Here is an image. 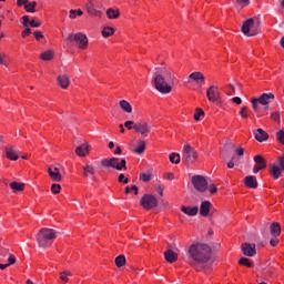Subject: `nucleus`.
<instances>
[{
    "instance_id": "nucleus-1",
    "label": "nucleus",
    "mask_w": 284,
    "mask_h": 284,
    "mask_svg": "<svg viewBox=\"0 0 284 284\" xmlns=\"http://www.w3.org/2000/svg\"><path fill=\"white\" fill-rule=\"evenodd\" d=\"M186 254L196 265H212V247L205 243H194L189 246Z\"/></svg>"
},
{
    "instance_id": "nucleus-2",
    "label": "nucleus",
    "mask_w": 284,
    "mask_h": 284,
    "mask_svg": "<svg viewBox=\"0 0 284 284\" xmlns=\"http://www.w3.org/2000/svg\"><path fill=\"white\" fill-rule=\"evenodd\" d=\"M170 81H174V75L170 70L161 67L154 69L151 83L158 92H161V94H170V92H172Z\"/></svg>"
},
{
    "instance_id": "nucleus-3",
    "label": "nucleus",
    "mask_w": 284,
    "mask_h": 284,
    "mask_svg": "<svg viewBox=\"0 0 284 284\" xmlns=\"http://www.w3.org/2000/svg\"><path fill=\"white\" fill-rule=\"evenodd\" d=\"M54 239H57V231L49 227L41 229L36 235L38 247H42L43 250H48L54 243Z\"/></svg>"
},
{
    "instance_id": "nucleus-4",
    "label": "nucleus",
    "mask_w": 284,
    "mask_h": 284,
    "mask_svg": "<svg viewBox=\"0 0 284 284\" xmlns=\"http://www.w3.org/2000/svg\"><path fill=\"white\" fill-rule=\"evenodd\" d=\"M67 41L69 43H75L80 50H87L88 49V36L83 32H78V33H69Z\"/></svg>"
},
{
    "instance_id": "nucleus-5",
    "label": "nucleus",
    "mask_w": 284,
    "mask_h": 284,
    "mask_svg": "<svg viewBox=\"0 0 284 284\" xmlns=\"http://www.w3.org/2000/svg\"><path fill=\"white\" fill-rule=\"evenodd\" d=\"M275 97L273 93H263L258 98H254L251 103L253 106L254 112H258V104L260 105H270L272 101H274Z\"/></svg>"
},
{
    "instance_id": "nucleus-6",
    "label": "nucleus",
    "mask_w": 284,
    "mask_h": 284,
    "mask_svg": "<svg viewBox=\"0 0 284 284\" xmlns=\"http://www.w3.org/2000/svg\"><path fill=\"white\" fill-rule=\"evenodd\" d=\"M116 161H119V158L104 159L101 161V165L103 168H113V170H118L119 172H121V170H128V162L125 159H122L118 165Z\"/></svg>"
},
{
    "instance_id": "nucleus-7",
    "label": "nucleus",
    "mask_w": 284,
    "mask_h": 284,
    "mask_svg": "<svg viewBox=\"0 0 284 284\" xmlns=\"http://www.w3.org/2000/svg\"><path fill=\"white\" fill-rule=\"evenodd\" d=\"M196 156H197L196 150H194L192 145L185 144L182 150V159L184 163L186 164L194 163V161H196Z\"/></svg>"
},
{
    "instance_id": "nucleus-8",
    "label": "nucleus",
    "mask_w": 284,
    "mask_h": 284,
    "mask_svg": "<svg viewBox=\"0 0 284 284\" xmlns=\"http://www.w3.org/2000/svg\"><path fill=\"white\" fill-rule=\"evenodd\" d=\"M242 32L246 37H256L258 34V28L254 27V18H250L242 24Z\"/></svg>"
},
{
    "instance_id": "nucleus-9",
    "label": "nucleus",
    "mask_w": 284,
    "mask_h": 284,
    "mask_svg": "<svg viewBox=\"0 0 284 284\" xmlns=\"http://www.w3.org/2000/svg\"><path fill=\"white\" fill-rule=\"evenodd\" d=\"M191 183L197 192H205L207 190V180L203 175H193Z\"/></svg>"
},
{
    "instance_id": "nucleus-10",
    "label": "nucleus",
    "mask_w": 284,
    "mask_h": 284,
    "mask_svg": "<svg viewBox=\"0 0 284 284\" xmlns=\"http://www.w3.org/2000/svg\"><path fill=\"white\" fill-rule=\"evenodd\" d=\"M140 205H142L144 210H152V207H156L159 205V201L154 195L146 194L141 199Z\"/></svg>"
},
{
    "instance_id": "nucleus-11",
    "label": "nucleus",
    "mask_w": 284,
    "mask_h": 284,
    "mask_svg": "<svg viewBox=\"0 0 284 284\" xmlns=\"http://www.w3.org/2000/svg\"><path fill=\"white\" fill-rule=\"evenodd\" d=\"M133 130L138 134H142V136H148V134L152 132V125H150L148 122H136L133 125Z\"/></svg>"
},
{
    "instance_id": "nucleus-12",
    "label": "nucleus",
    "mask_w": 284,
    "mask_h": 284,
    "mask_svg": "<svg viewBox=\"0 0 284 284\" xmlns=\"http://www.w3.org/2000/svg\"><path fill=\"white\" fill-rule=\"evenodd\" d=\"M255 165L253 168V174H258L261 170H265L267 168V161L263 155H255L254 156Z\"/></svg>"
},
{
    "instance_id": "nucleus-13",
    "label": "nucleus",
    "mask_w": 284,
    "mask_h": 284,
    "mask_svg": "<svg viewBox=\"0 0 284 284\" xmlns=\"http://www.w3.org/2000/svg\"><path fill=\"white\" fill-rule=\"evenodd\" d=\"M277 163L280 165V168L277 165H272L271 166V174L273 176V179H278L281 176V172L284 171V156H281L278 160H277Z\"/></svg>"
},
{
    "instance_id": "nucleus-14",
    "label": "nucleus",
    "mask_w": 284,
    "mask_h": 284,
    "mask_svg": "<svg viewBox=\"0 0 284 284\" xmlns=\"http://www.w3.org/2000/svg\"><path fill=\"white\" fill-rule=\"evenodd\" d=\"M206 97H207L209 101H211L212 103H215V101H219V99H221V93L219 92V87L211 85L206 91Z\"/></svg>"
},
{
    "instance_id": "nucleus-15",
    "label": "nucleus",
    "mask_w": 284,
    "mask_h": 284,
    "mask_svg": "<svg viewBox=\"0 0 284 284\" xmlns=\"http://www.w3.org/2000/svg\"><path fill=\"white\" fill-rule=\"evenodd\" d=\"M48 174L51 180L55 181L59 183L63 179L61 175V169L59 166H49L48 168Z\"/></svg>"
},
{
    "instance_id": "nucleus-16",
    "label": "nucleus",
    "mask_w": 284,
    "mask_h": 284,
    "mask_svg": "<svg viewBox=\"0 0 284 284\" xmlns=\"http://www.w3.org/2000/svg\"><path fill=\"white\" fill-rule=\"evenodd\" d=\"M241 250H242L244 256H256V245L255 244L244 243V244H242Z\"/></svg>"
},
{
    "instance_id": "nucleus-17",
    "label": "nucleus",
    "mask_w": 284,
    "mask_h": 284,
    "mask_svg": "<svg viewBox=\"0 0 284 284\" xmlns=\"http://www.w3.org/2000/svg\"><path fill=\"white\" fill-rule=\"evenodd\" d=\"M253 134L256 141H258L260 143H263V141H267V139H270V134H267V132H265V130L263 129H257L253 131Z\"/></svg>"
},
{
    "instance_id": "nucleus-18",
    "label": "nucleus",
    "mask_w": 284,
    "mask_h": 284,
    "mask_svg": "<svg viewBox=\"0 0 284 284\" xmlns=\"http://www.w3.org/2000/svg\"><path fill=\"white\" fill-rule=\"evenodd\" d=\"M244 184L246 187H250L251 190H256V187H258V182L256 181V176L254 175L245 176Z\"/></svg>"
},
{
    "instance_id": "nucleus-19",
    "label": "nucleus",
    "mask_w": 284,
    "mask_h": 284,
    "mask_svg": "<svg viewBox=\"0 0 284 284\" xmlns=\"http://www.w3.org/2000/svg\"><path fill=\"white\" fill-rule=\"evenodd\" d=\"M85 8L88 14H91V17H101L102 14L101 11L97 10V8L94 7V2H92L91 0L87 2Z\"/></svg>"
},
{
    "instance_id": "nucleus-20",
    "label": "nucleus",
    "mask_w": 284,
    "mask_h": 284,
    "mask_svg": "<svg viewBox=\"0 0 284 284\" xmlns=\"http://www.w3.org/2000/svg\"><path fill=\"white\" fill-rule=\"evenodd\" d=\"M189 79H191V81H195L197 85H203V83H205V75H203L201 72L191 73Z\"/></svg>"
},
{
    "instance_id": "nucleus-21",
    "label": "nucleus",
    "mask_w": 284,
    "mask_h": 284,
    "mask_svg": "<svg viewBox=\"0 0 284 284\" xmlns=\"http://www.w3.org/2000/svg\"><path fill=\"white\" fill-rule=\"evenodd\" d=\"M181 211L186 216H196L199 214V206H182Z\"/></svg>"
},
{
    "instance_id": "nucleus-22",
    "label": "nucleus",
    "mask_w": 284,
    "mask_h": 284,
    "mask_svg": "<svg viewBox=\"0 0 284 284\" xmlns=\"http://www.w3.org/2000/svg\"><path fill=\"white\" fill-rule=\"evenodd\" d=\"M6 156L10 161H17L19 159V153L12 146L6 148Z\"/></svg>"
},
{
    "instance_id": "nucleus-23",
    "label": "nucleus",
    "mask_w": 284,
    "mask_h": 284,
    "mask_svg": "<svg viewBox=\"0 0 284 284\" xmlns=\"http://www.w3.org/2000/svg\"><path fill=\"white\" fill-rule=\"evenodd\" d=\"M212 207V203L210 201H204L200 206L201 216H207L210 214V209Z\"/></svg>"
},
{
    "instance_id": "nucleus-24",
    "label": "nucleus",
    "mask_w": 284,
    "mask_h": 284,
    "mask_svg": "<svg viewBox=\"0 0 284 284\" xmlns=\"http://www.w3.org/2000/svg\"><path fill=\"white\" fill-rule=\"evenodd\" d=\"M164 256H165V261H168V263H174L176 261V258H179V254H176L172 250L165 251Z\"/></svg>"
},
{
    "instance_id": "nucleus-25",
    "label": "nucleus",
    "mask_w": 284,
    "mask_h": 284,
    "mask_svg": "<svg viewBox=\"0 0 284 284\" xmlns=\"http://www.w3.org/2000/svg\"><path fill=\"white\" fill-rule=\"evenodd\" d=\"M58 84L60 85V88H62L63 90H67V88H69L70 85V78L65 77V75H59L58 77Z\"/></svg>"
},
{
    "instance_id": "nucleus-26",
    "label": "nucleus",
    "mask_w": 284,
    "mask_h": 284,
    "mask_svg": "<svg viewBox=\"0 0 284 284\" xmlns=\"http://www.w3.org/2000/svg\"><path fill=\"white\" fill-rule=\"evenodd\" d=\"M9 186L14 191V193L23 192V190H26V183L23 182H11Z\"/></svg>"
},
{
    "instance_id": "nucleus-27",
    "label": "nucleus",
    "mask_w": 284,
    "mask_h": 284,
    "mask_svg": "<svg viewBox=\"0 0 284 284\" xmlns=\"http://www.w3.org/2000/svg\"><path fill=\"white\" fill-rule=\"evenodd\" d=\"M270 232L272 234V236H281V224L274 222L271 224L270 226Z\"/></svg>"
},
{
    "instance_id": "nucleus-28",
    "label": "nucleus",
    "mask_w": 284,
    "mask_h": 284,
    "mask_svg": "<svg viewBox=\"0 0 284 284\" xmlns=\"http://www.w3.org/2000/svg\"><path fill=\"white\" fill-rule=\"evenodd\" d=\"M88 144H81L75 149V154H78V156H88Z\"/></svg>"
},
{
    "instance_id": "nucleus-29",
    "label": "nucleus",
    "mask_w": 284,
    "mask_h": 284,
    "mask_svg": "<svg viewBox=\"0 0 284 284\" xmlns=\"http://www.w3.org/2000/svg\"><path fill=\"white\" fill-rule=\"evenodd\" d=\"M120 108L121 110H123V112H126L128 114L132 112V104H130V102H128L126 100L120 101Z\"/></svg>"
},
{
    "instance_id": "nucleus-30",
    "label": "nucleus",
    "mask_w": 284,
    "mask_h": 284,
    "mask_svg": "<svg viewBox=\"0 0 284 284\" xmlns=\"http://www.w3.org/2000/svg\"><path fill=\"white\" fill-rule=\"evenodd\" d=\"M120 14H121V12L118 9L110 8L106 10L108 19H119Z\"/></svg>"
},
{
    "instance_id": "nucleus-31",
    "label": "nucleus",
    "mask_w": 284,
    "mask_h": 284,
    "mask_svg": "<svg viewBox=\"0 0 284 284\" xmlns=\"http://www.w3.org/2000/svg\"><path fill=\"white\" fill-rule=\"evenodd\" d=\"M40 59L42 61H52L54 59V52L52 51H45L43 53L40 54Z\"/></svg>"
},
{
    "instance_id": "nucleus-32",
    "label": "nucleus",
    "mask_w": 284,
    "mask_h": 284,
    "mask_svg": "<svg viewBox=\"0 0 284 284\" xmlns=\"http://www.w3.org/2000/svg\"><path fill=\"white\" fill-rule=\"evenodd\" d=\"M26 12H31L34 13L37 12V2L29 0V3L26 4L24 7Z\"/></svg>"
},
{
    "instance_id": "nucleus-33",
    "label": "nucleus",
    "mask_w": 284,
    "mask_h": 284,
    "mask_svg": "<svg viewBox=\"0 0 284 284\" xmlns=\"http://www.w3.org/2000/svg\"><path fill=\"white\" fill-rule=\"evenodd\" d=\"M83 172L84 176H94V166L87 164L85 166H83Z\"/></svg>"
},
{
    "instance_id": "nucleus-34",
    "label": "nucleus",
    "mask_w": 284,
    "mask_h": 284,
    "mask_svg": "<svg viewBox=\"0 0 284 284\" xmlns=\"http://www.w3.org/2000/svg\"><path fill=\"white\" fill-rule=\"evenodd\" d=\"M112 34H114V28L112 27H104L102 30V37H104L105 39H108V37H112Z\"/></svg>"
},
{
    "instance_id": "nucleus-35",
    "label": "nucleus",
    "mask_w": 284,
    "mask_h": 284,
    "mask_svg": "<svg viewBox=\"0 0 284 284\" xmlns=\"http://www.w3.org/2000/svg\"><path fill=\"white\" fill-rule=\"evenodd\" d=\"M135 154H143L145 152V141L141 140L134 150Z\"/></svg>"
},
{
    "instance_id": "nucleus-36",
    "label": "nucleus",
    "mask_w": 284,
    "mask_h": 284,
    "mask_svg": "<svg viewBox=\"0 0 284 284\" xmlns=\"http://www.w3.org/2000/svg\"><path fill=\"white\" fill-rule=\"evenodd\" d=\"M169 159L172 163H175V165H179V163H181V154L179 153H171Z\"/></svg>"
},
{
    "instance_id": "nucleus-37",
    "label": "nucleus",
    "mask_w": 284,
    "mask_h": 284,
    "mask_svg": "<svg viewBox=\"0 0 284 284\" xmlns=\"http://www.w3.org/2000/svg\"><path fill=\"white\" fill-rule=\"evenodd\" d=\"M116 267H123L125 265V255H119L115 257Z\"/></svg>"
},
{
    "instance_id": "nucleus-38",
    "label": "nucleus",
    "mask_w": 284,
    "mask_h": 284,
    "mask_svg": "<svg viewBox=\"0 0 284 284\" xmlns=\"http://www.w3.org/2000/svg\"><path fill=\"white\" fill-rule=\"evenodd\" d=\"M9 254L10 251L0 245V262L3 261V258H6Z\"/></svg>"
},
{
    "instance_id": "nucleus-39",
    "label": "nucleus",
    "mask_w": 284,
    "mask_h": 284,
    "mask_svg": "<svg viewBox=\"0 0 284 284\" xmlns=\"http://www.w3.org/2000/svg\"><path fill=\"white\" fill-rule=\"evenodd\" d=\"M240 265H244L245 267H253V264L250 262V258L242 257L239 261Z\"/></svg>"
},
{
    "instance_id": "nucleus-40",
    "label": "nucleus",
    "mask_w": 284,
    "mask_h": 284,
    "mask_svg": "<svg viewBox=\"0 0 284 284\" xmlns=\"http://www.w3.org/2000/svg\"><path fill=\"white\" fill-rule=\"evenodd\" d=\"M225 92L226 94H229V97H232L236 92V88L234 87V84H229L225 88Z\"/></svg>"
},
{
    "instance_id": "nucleus-41",
    "label": "nucleus",
    "mask_w": 284,
    "mask_h": 284,
    "mask_svg": "<svg viewBox=\"0 0 284 284\" xmlns=\"http://www.w3.org/2000/svg\"><path fill=\"white\" fill-rule=\"evenodd\" d=\"M267 230H270V223L264 222L261 226V233L263 236H267Z\"/></svg>"
},
{
    "instance_id": "nucleus-42",
    "label": "nucleus",
    "mask_w": 284,
    "mask_h": 284,
    "mask_svg": "<svg viewBox=\"0 0 284 284\" xmlns=\"http://www.w3.org/2000/svg\"><path fill=\"white\" fill-rule=\"evenodd\" d=\"M8 266L10 267V265H14V263H17V257L14 256V254L12 253H9L8 254Z\"/></svg>"
},
{
    "instance_id": "nucleus-43",
    "label": "nucleus",
    "mask_w": 284,
    "mask_h": 284,
    "mask_svg": "<svg viewBox=\"0 0 284 284\" xmlns=\"http://www.w3.org/2000/svg\"><path fill=\"white\" fill-rule=\"evenodd\" d=\"M152 179V174L150 173H142L140 175V180L143 181L144 183H148V181H151Z\"/></svg>"
},
{
    "instance_id": "nucleus-44",
    "label": "nucleus",
    "mask_w": 284,
    "mask_h": 284,
    "mask_svg": "<svg viewBox=\"0 0 284 284\" xmlns=\"http://www.w3.org/2000/svg\"><path fill=\"white\" fill-rule=\"evenodd\" d=\"M203 114H205L203 109H196L195 114H194L195 121H201V116H203Z\"/></svg>"
},
{
    "instance_id": "nucleus-45",
    "label": "nucleus",
    "mask_w": 284,
    "mask_h": 284,
    "mask_svg": "<svg viewBox=\"0 0 284 284\" xmlns=\"http://www.w3.org/2000/svg\"><path fill=\"white\" fill-rule=\"evenodd\" d=\"M276 138H277V141H278L282 145H284V131H283V130L277 131Z\"/></svg>"
},
{
    "instance_id": "nucleus-46",
    "label": "nucleus",
    "mask_w": 284,
    "mask_h": 284,
    "mask_svg": "<svg viewBox=\"0 0 284 284\" xmlns=\"http://www.w3.org/2000/svg\"><path fill=\"white\" fill-rule=\"evenodd\" d=\"M51 192L53 194H59V192H61V184H52L51 185Z\"/></svg>"
},
{
    "instance_id": "nucleus-47",
    "label": "nucleus",
    "mask_w": 284,
    "mask_h": 284,
    "mask_svg": "<svg viewBox=\"0 0 284 284\" xmlns=\"http://www.w3.org/2000/svg\"><path fill=\"white\" fill-rule=\"evenodd\" d=\"M240 116H242V119H247L250 115L247 114V106H242L241 111H240Z\"/></svg>"
},
{
    "instance_id": "nucleus-48",
    "label": "nucleus",
    "mask_w": 284,
    "mask_h": 284,
    "mask_svg": "<svg viewBox=\"0 0 284 284\" xmlns=\"http://www.w3.org/2000/svg\"><path fill=\"white\" fill-rule=\"evenodd\" d=\"M119 183H124L128 184L130 183V180L128 178H125V175L123 173H121L118 178Z\"/></svg>"
},
{
    "instance_id": "nucleus-49",
    "label": "nucleus",
    "mask_w": 284,
    "mask_h": 284,
    "mask_svg": "<svg viewBox=\"0 0 284 284\" xmlns=\"http://www.w3.org/2000/svg\"><path fill=\"white\" fill-rule=\"evenodd\" d=\"M29 26L31 27V28H41V21H36L34 19L33 20H30V22H29Z\"/></svg>"
},
{
    "instance_id": "nucleus-50",
    "label": "nucleus",
    "mask_w": 284,
    "mask_h": 284,
    "mask_svg": "<svg viewBox=\"0 0 284 284\" xmlns=\"http://www.w3.org/2000/svg\"><path fill=\"white\" fill-rule=\"evenodd\" d=\"M26 29L22 31V37L23 39H26V37H30V34H32V29H30L29 27H24Z\"/></svg>"
},
{
    "instance_id": "nucleus-51",
    "label": "nucleus",
    "mask_w": 284,
    "mask_h": 284,
    "mask_svg": "<svg viewBox=\"0 0 284 284\" xmlns=\"http://www.w3.org/2000/svg\"><path fill=\"white\" fill-rule=\"evenodd\" d=\"M134 125H136V123H134V121L124 122V128H128L129 130H134Z\"/></svg>"
},
{
    "instance_id": "nucleus-52",
    "label": "nucleus",
    "mask_w": 284,
    "mask_h": 284,
    "mask_svg": "<svg viewBox=\"0 0 284 284\" xmlns=\"http://www.w3.org/2000/svg\"><path fill=\"white\" fill-rule=\"evenodd\" d=\"M33 34L37 41H41V39H43V33L41 31H34Z\"/></svg>"
},
{
    "instance_id": "nucleus-53",
    "label": "nucleus",
    "mask_w": 284,
    "mask_h": 284,
    "mask_svg": "<svg viewBox=\"0 0 284 284\" xmlns=\"http://www.w3.org/2000/svg\"><path fill=\"white\" fill-rule=\"evenodd\" d=\"M236 159V155H233L231 161L227 163V168L229 170H233L235 163H234V160Z\"/></svg>"
},
{
    "instance_id": "nucleus-54",
    "label": "nucleus",
    "mask_w": 284,
    "mask_h": 284,
    "mask_svg": "<svg viewBox=\"0 0 284 284\" xmlns=\"http://www.w3.org/2000/svg\"><path fill=\"white\" fill-rule=\"evenodd\" d=\"M0 65H8L4 53H0Z\"/></svg>"
},
{
    "instance_id": "nucleus-55",
    "label": "nucleus",
    "mask_w": 284,
    "mask_h": 284,
    "mask_svg": "<svg viewBox=\"0 0 284 284\" xmlns=\"http://www.w3.org/2000/svg\"><path fill=\"white\" fill-rule=\"evenodd\" d=\"M23 28H28V23H30V17L29 16H23Z\"/></svg>"
},
{
    "instance_id": "nucleus-56",
    "label": "nucleus",
    "mask_w": 284,
    "mask_h": 284,
    "mask_svg": "<svg viewBox=\"0 0 284 284\" xmlns=\"http://www.w3.org/2000/svg\"><path fill=\"white\" fill-rule=\"evenodd\" d=\"M236 156H243V154H245V150H243V148H237L235 150Z\"/></svg>"
},
{
    "instance_id": "nucleus-57",
    "label": "nucleus",
    "mask_w": 284,
    "mask_h": 284,
    "mask_svg": "<svg viewBox=\"0 0 284 284\" xmlns=\"http://www.w3.org/2000/svg\"><path fill=\"white\" fill-rule=\"evenodd\" d=\"M27 3H29V0H17V6L19 8H21V6H24L26 8Z\"/></svg>"
},
{
    "instance_id": "nucleus-58",
    "label": "nucleus",
    "mask_w": 284,
    "mask_h": 284,
    "mask_svg": "<svg viewBox=\"0 0 284 284\" xmlns=\"http://www.w3.org/2000/svg\"><path fill=\"white\" fill-rule=\"evenodd\" d=\"M69 19H77V10L71 9L69 11Z\"/></svg>"
},
{
    "instance_id": "nucleus-59",
    "label": "nucleus",
    "mask_w": 284,
    "mask_h": 284,
    "mask_svg": "<svg viewBox=\"0 0 284 284\" xmlns=\"http://www.w3.org/2000/svg\"><path fill=\"white\" fill-rule=\"evenodd\" d=\"M270 245H272V247H276L278 245V240L276 237L271 239Z\"/></svg>"
},
{
    "instance_id": "nucleus-60",
    "label": "nucleus",
    "mask_w": 284,
    "mask_h": 284,
    "mask_svg": "<svg viewBox=\"0 0 284 284\" xmlns=\"http://www.w3.org/2000/svg\"><path fill=\"white\" fill-rule=\"evenodd\" d=\"M209 192L211 194H216V192H217L216 185H214V184L210 185L209 186Z\"/></svg>"
},
{
    "instance_id": "nucleus-61",
    "label": "nucleus",
    "mask_w": 284,
    "mask_h": 284,
    "mask_svg": "<svg viewBox=\"0 0 284 284\" xmlns=\"http://www.w3.org/2000/svg\"><path fill=\"white\" fill-rule=\"evenodd\" d=\"M60 278H61V281H63V283H68V281H69V278H68V276L65 275L64 272L60 273Z\"/></svg>"
},
{
    "instance_id": "nucleus-62",
    "label": "nucleus",
    "mask_w": 284,
    "mask_h": 284,
    "mask_svg": "<svg viewBox=\"0 0 284 284\" xmlns=\"http://www.w3.org/2000/svg\"><path fill=\"white\" fill-rule=\"evenodd\" d=\"M237 3L243 6V8L247 7L250 4V0H237Z\"/></svg>"
},
{
    "instance_id": "nucleus-63",
    "label": "nucleus",
    "mask_w": 284,
    "mask_h": 284,
    "mask_svg": "<svg viewBox=\"0 0 284 284\" xmlns=\"http://www.w3.org/2000/svg\"><path fill=\"white\" fill-rule=\"evenodd\" d=\"M233 103H236V105H241L243 103V100L239 97L233 98Z\"/></svg>"
},
{
    "instance_id": "nucleus-64",
    "label": "nucleus",
    "mask_w": 284,
    "mask_h": 284,
    "mask_svg": "<svg viewBox=\"0 0 284 284\" xmlns=\"http://www.w3.org/2000/svg\"><path fill=\"white\" fill-rule=\"evenodd\" d=\"M163 186L159 185L156 186V192L160 194V196H163Z\"/></svg>"
}]
</instances>
